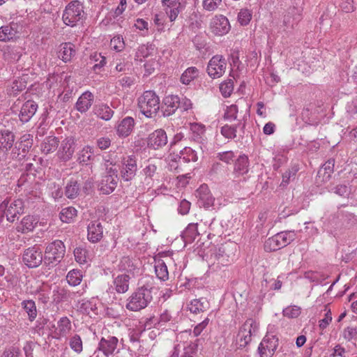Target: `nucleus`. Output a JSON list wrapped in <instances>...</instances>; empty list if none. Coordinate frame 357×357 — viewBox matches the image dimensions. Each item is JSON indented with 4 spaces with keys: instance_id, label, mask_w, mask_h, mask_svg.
<instances>
[{
    "instance_id": "nucleus-43",
    "label": "nucleus",
    "mask_w": 357,
    "mask_h": 357,
    "mask_svg": "<svg viewBox=\"0 0 357 357\" xmlns=\"http://www.w3.org/2000/svg\"><path fill=\"white\" fill-rule=\"evenodd\" d=\"M198 75L199 70L196 67H189L182 73L180 80L182 84L188 85Z\"/></svg>"
},
{
    "instance_id": "nucleus-17",
    "label": "nucleus",
    "mask_w": 357,
    "mask_h": 357,
    "mask_svg": "<svg viewBox=\"0 0 357 357\" xmlns=\"http://www.w3.org/2000/svg\"><path fill=\"white\" fill-rule=\"evenodd\" d=\"M148 146L153 149H159L167 144V136L162 129H158L148 137Z\"/></svg>"
},
{
    "instance_id": "nucleus-62",
    "label": "nucleus",
    "mask_w": 357,
    "mask_h": 357,
    "mask_svg": "<svg viewBox=\"0 0 357 357\" xmlns=\"http://www.w3.org/2000/svg\"><path fill=\"white\" fill-rule=\"evenodd\" d=\"M33 176L29 174H22L17 181V186L19 188H24L28 190Z\"/></svg>"
},
{
    "instance_id": "nucleus-19",
    "label": "nucleus",
    "mask_w": 357,
    "mask_h": 357,
    "mask_svg": "<svg viewBox=\"0 0 357 357\" xmlns=\"http://www.w3.org/2000/svg\"><path fill=\"white\" fill-rule=\"evenodd\" d=\"M211 29L212 31L219 36L227 33L230 29V25L228 19L223 16H215L211 22Z\"/></svg>"
},
{
    "instance_id": "nucleus-56",
    "label": "nucleus",
    "mask_w": 357,
    "mask_h": 357,
    "mask_svg": "<svg viewBox=\"0 0 357 357\" xmlns=\"http://www.w3.org/2000/svg\"><path fill=\"white\" fill-rule=\"evenodd\" d=\"M79 309L82 312L89 314L96 309V306L92 301L83 299L79 302Z\"/></svg>"
},
{
    "instance_id": "nucleus-55",
    "label": "nucleus",
    "mask_w": 357,
    "mask_h": 357,
    "mask_svg": "<svg viewBox=\"0 0 357 357\" xmlns=\"http://www.w3.org/2000/svg\"><path fill=\"white\" fill-rule=\"evenodd\" d=\"M222 0H203L202 6L207 11H214L222 5Z\"/></svg>"
},
{
    "instance_id": "nucleus-13",
    "label": "nucleus",
    "mask_w": 357,
    "mask_h": 357,
    "mask_svg": "<svg viewBox=\"0 0 357 357\" xmlns=\"http://www.w3.org/2000/svg\"><path fill=\"white\" fill-rule=\"evenodd\" d=\"M278 346V338L273 335H266L259 345L260 357H272Z\"/></svg>"
},
{
    "instance_id": "nucleus-45",
    "label": "nucleus",
    "mask_w": 357,
    "mask_h": 357,
    "mask_svg": "<svg viewBox=\"0 0 357 357\" xmlns=\"http://www.w3.org/2000/svg\"><path fill=\"white\" fill-rule=\"evenodd\" d=\"M181 154V155L178 156V162L180 164H184L190 161L196 162L198 159L195 151L189 147H185Z\"/></svg>"
},
{
    "instance_id": "nucleus-3",
    "label": "nucleus",
    "mask_w": 357,
    "mask_h": 357,
    "mask_svg": "<svg viewBox=\"0 0 357 357\" xmlns=\"http://www.w3.org/2000/svg\"><path fill=\"white\" fill-rule=\"evenodd\" d=\"M84 18V6L79 1L69 3L62 15L63 23L71 27L76 26L79 22H82Z\"/></svg>"
},
{
    "instance_id": "nucleus-20",
    "label": "nucleus",
    "mask_w": 357,
    "mask_h": 357,
    "mask_svg": "<svg viewBox=\"0 0 357 357\" xmlns=\"http://www.w3.org/2000/svg\"><path fill=\"white\" fill-rule=\"evenodd\" d=\"M38 109V105L33 100L25 102L20 109L19 114L20 120L22 123H27L36 114Z\"/></svg>"
},
{
    "instance_id": "nucleus-58",
    "label": "nucleus",
    "mask_w": 357,
    "mask_h": 357,
    "mask_svg": "<svg viewBox=\"0 0 357 357\" xmlns=\"http://www.w3.org/2000/svg\"><path fill=\"white\" fill-rule=\"evenodd\" d=\"M87 251L81 247L76 248L74 250V256L75 260L79 264H84L86 261Z\"/></svg>"
},
{
    "instance_id": "nucleus-39",
    "label": "nucleus",
    "mask_w": 357,
    "mask_h": 357,
    "mask_svg": "<svg viewBox=\"0 0 357 357\" xmlns=\"http://www.w3.org/2000/svg\"><path fill=\"white\" fill-rule=\"evenodd\" d=\"M248 158L245 155H240L234 165V172L238 175H243L248 172Z\"/></svg>"
},
{
    "instance_id": "nucleus-31",
    "label": "nucleus",
    "mask_w": 357,
    "mask_h": 357,
    "mask_svg": "<svg viewBox=\"0 0 357 357\" xmlns=\"http://www.w3.org/2000/svg\"><path fill=\"white\" fill-rule=\"evenodd\" d=\"M136 261V260L129 257H123L119 264V270L126 272V274L130 275L131 277H134L135 272L138 270Z\"/></svg>"
},
{
    "instance_id": "nucleus-38",
    "label": "nucleus",
    "mask_w": 357,
    "mask_h": 357,
    "mask_svg": "<svg viewBox=\"0 0 357 357\" xmlns=\"http://www.w3.org/2000/svg\"><path fill=\"white\" fill-rule=\"evenodd\" d=\"M22 307L24 309L28 316L29 321H33L38 314V311L35 301L33 300H24L21 303Z\"/></svg>"
},
{
    "instance_id": "nucleus-41",
    "label": "nucleus",
    "mask_w": 357,
    "mask_h": 357,
    "mask_svg": "<svg viewBox=\"0 0 357 357\" xmlns=\"http://www.w3.org/2000/svg\"><path fill=\"white\" fill-rule=\"evenodd\" d=\"M80 192L79 184L76 180L71 179L66 184L65 195L68 199L76 198Z\"/></svg>"
},
{
    "instance_id": "nucleus-47",
    "label": "nucleus",
    "mask_w": 357,
    "mask_h": 357,
    "mask_svg": "<svg viewBox=\"0 0 357 357\" xmlns=\"http://www.w3.org/2000/svg\"><path fill=\"white\" fill-rule=\"evenodd\" d=\"M70 297V292L64 287H57L53 291V300L56 303L68 301Z\"/></svg>"
},
{
    "instance_id": "nucleus-63",
    "label": "nucleus",
    "mask_w": 357,
    "mask_h": 357,
    "mask_svg": "<svg viewBox=\"0 0 357 357\" xmlns=\"http://www.w3.org/2000/svg\"><path fill=\"white\" fill-rule=\"evenodd\" d=\"M298 170V169L296 167H294L291 169H289L288 171H286L282 174V184L287 185L289 183L291 178H294V177H295Z\"/></svg>"
},
{
    "instance_id": "nucleus-59",
    "label": "nucleus",
    "mask_w": 357,
    "mask_h": 357,
    "mask_svg": "<svg viewBox=\"0 0 357 357\" xmlns=\"http://www.w3.org/2000/svg\"><path fill=\"white\" fill-rule=\"evenodd\" d=\"M238 107L236 105H231L227 107L224 114V118L229 121L237 119Z\"/></svg>"
},
{
    "instance_id": "nucleus-57",
    "label": "nucleus",
    "mask_w": 357,
    "mask_h": 357,
    "mask_svg": "<svg viewBox=\"0 0 357 357\" xmlns=\"http://www.w3.org/2000/svg\"><path fill=\"white\" fill-rule=\"evenodd\" d=\"M110 45L116 52L122 51L125 47L123 38L121 36H114L111 39Z\"/></svg>"
},
{
    "instance_id": "nucleus-21",
    "label": "nucleus",
    "mask_w": 357,
    "mask_h": 357,
    "mask_svg": "<svg viewBox=\"0 0 357 357\" xmlns=\"http://www.w3.org/2000/svg\"><path fill=\"white\" fill-rule=\"evenodd\" d=\"M15 136L14 133L6 128H0V150L8 151L14 144Z\"/></svg>"
},
{
    "instance_id": "nucleus-29",
    "label": "nucleus",
    "mask_w": 357,
    "mask_h": 357,
    "mask_svg": "<svg viewBox=\"0 0 357 357\" xmlns=\"http://www.w3.org/2000/svg\"><path fill=\"white\" fill-rule=\"evenodd\" d=\"M18 28L17 24L13 22L1 26L0 28V40L6 42L15 38L19 33Z\"/></svg>"
},
{
    "instance_id": "nucleus-37",
    "label": "nucleus",
    "mask_w": 357,
    "mask_h": 357,
    "mask_svg": "<svg viewBox=\"0 0 357 357\" xmlns=\"http://www.w3.org/2000/svg\"><path fill=\"white\" fill-rule=\"evenodd\" d=\"M210 304L205 298L194 299L189 305V310L191 312L197 314L200 312H204L209 309Z\"/></svg>"
},
{
    "instance_id": "nucleus-32",
    "label": "nucleus",
    "mask_w": 357,
    "mask_h": 357,
    "mask_svg": "<svg viewBox=\"0 0 357 357\" xmlns=\"http://www.w3.org/2000/svg\"><path fill=\"white\" fill-rule=\"evenodd\" d=\"M37 223L38 220L36 218L32 215H26L22 218L16 229L18 232L28 233L33 230Z\"/></svg>"
},
{
    "instance_id": "nucleus-64",
    "label": "nucleus",
    "mask_w": 357,
    "mask_h": 357,
    "mask_svg": "<svg viewBox=\"0 0 357 357\" xmlns=\"http://www.w3.org/2000/svg\"><path fill=\"white\" fill-rule=\"evenodd\" d=\"M325 317L319 321V328L321 329H325L332 321V315L330 309H328L327 306H325Z\"/></svg>"
},
{
    "instance_id": "nucleus-4",
    "label": "nucleus",
    "mask_w": 357,
    "mask_h": 357,
    "mask_svg": "<svg viewBox=\"0 0 357 357\" xmlns=\"http://www.w3.org/2000/svg\"><path fill=\"white\" fill-rule=\"evenodd\" d=\"M138 106L145 116L152 118L160 109L159 98L155 92L146 91L138 98Z\"/></svg>"
},
{
    "instance_id": "nucleus-16",
    "label": "nucleus",
    "mask_w": 357,
    "mask_h": 357,
    "mask_svg": "<svg viewBox=\"0 0 357 357\" xmlns=\"http://www.w3.org/2000/svg\"><path fill=\"white\" fill-rule=\"evenodd\" d=\"M76 142L73 137L65 138L57 151L58 158L63 162L70 160L75 151Z\"/></svg>"
},
{
    "instance_id": "nucleus-44",
    "label": "nucleus",
    "mask_w": 357,
    "mask_h": 357,
    "mask_svg": "<svg viewBox=\"0 0 357 357\" xmlns=\"http://www.w3.org/2000/svg\"><path fill=\"white\" fill-rule=\"evenodd\" d=\"M83 278L82 271L73 269L70 271L66 275V280L69 285L76 287L79 285Z\"/></svg>"
},
{
    "instance_id": "nucleus-10",
    "label": "nucleus",
    "mask_w": 357,
    "mask_h": 357,
    "mask_svg": "<svg viewBox=\"0 0 357 357\" xmlns=\"http://www.w3.org/2000/svg\"><path fill=\"white\" fill-rule=\"evenodd\" d=\"M227 68L226 59L222 55H215L209 61L207 66L208 75L213 79L222 77Z\"/></svg>"
},
{
    "instance_id": "nucleus-9",
    "label": "nucleus",
    "mask_w": 357,
    "mask_h": 357,
    "mask_svg": "<svg viewBox=\"0 0 357 357\" xmlns=\"http://www.w3.org/2000/svg\"><path fill=\"white\" fill-rule=\"evenodd\" d=\"M22 261L29 268L39 266L44 262L42 251L36 245L26 249L22 255Z\"/></svg>"
},
{
    "instance_id": "nucleus-22",
    "label": "nucleus",
    "mask_w": 357,
    "mask_h": 357,
    "mask_svg": "<svg viewBox=\"0 0 357 357\" xmlns=\"http://www.w3.org/2000/svg\"><path fill=\"white\" fill-rule=\"evenodd\" d=\"M117 171H112V174H107L102 180L100 190L104 194L112 192L117 185Z\"/></svg>"
},
{
    "instance_id": "nucleus-50",
    "label": "nucleus",
    "mask_w": 357,
    "mask_h": 357,
    "mask_svg": "<svg viewBox=\"0 0 357 357\" xmlns=\"http://www.w3.org/2000/svg\"><path fill=\"white\" fill-rule=\"evenodd\" d=\"M335 160L329 159L324 164L321 169L319 171L318 174H321L322 172H324V176L326 178V180H329L331 176V174L333 172Z\"/></svg>"
},
{
    "instance_id": "nucleus-7",
    "label": "nucleus",
    "mask_w": 357,
    "mask_h": 357,
    "mask_svg": "<svg viewBox=\"0 0 357 357\" xmlns=\"http://www.w3.org/2000/svg\"><path fill=\"white\" fill-rule=\"evenodd\" d=\"M259 329V324L253 319H248L240 327L236 336V344L238 349L245 348L255 335Z\"/></svg>"
},
{
    "instance_id": "nucleus-8",
    "label": "nucleus",
    "mask_w": 357,
    "mask_h": 357,
    "mask_svg": "<svg viewBox=\"0 0 357 357\" xmlns=\"http://www.w3.org/2000/svg\"><path fill=\"white\" fill-rule=\"evenodd\" d=\"M236 245L230 243L222 245L214 253V259L217 264L221 266H227L234 260Z\"/></svg>"
},
{
    "instance_id": "nucleus-42",
    "label": "nucleus",
    "mask_w": 357,
    "mask_h": 357,
    "mask_svg": "<svg viewBox=\"0 0 357 357\" xmlns=\"http://www.w3.org/2000/svg\"><path fill=\"white\" fill-rule=\"evenodd\" d=\"M155 272L158 279L166 281L169 279V273L166 264L162 259L155 261L154 266Z\"/></svg>"
},
{
    "instance_id": "nucleus-30",
    "label": "nucleus",
    "mask_w": 357,
    "mask_h": 357,
    "mask_svg": "<svg viewBox=\"0 0 357 357\" xmlns=\"http://www.w3.org/2000/svg\"><path fill=\"white\" fill-rule=\"evenodd\" d=\"M93 101V95L89 91H86L78 98L76 109L81 113L86 112L92 105Z\"/></svg>"
},
{
    "instance_id": "nucleus-54",
    "label": "nucleus",
    "mask_w": 357,
    "mask_h": 357,
    "mask_svg": "<svg viewBox=\"0 0 357 357\" xmlns=\"http://www.w3.org/2000/svg\"><path fill=\"white\" fill-rule=\"evenodd\" d=\"M343 337L347 341L357 340V328L352 326L345 328L342 333Z\"/></svg>"
},
{
    "instance_id": "nucleus-46",
    "label": "nucleus",
    "mask_w": 357,
    "mask_h": 357,
    "mask_svg": "<svg viewBox=\"0 0 357 357\" xmlns=\"http://www.w3.org/2000/svg\"><path fill=\"white\" fill-rule=\"evenodd\" d=\"M58 335L59 337H66L71 331V322L67 317H63L58 321Z\"/></svg>"
},
{
    "instance_id": "nucleus-11",
    "label": "nucleus",
    "mask_w": 357,
    "mask_h": 357,
    "mask_svg": "<svg viewBox=\"0 0 357 357\" xmlns=\"http://www.w3.org/2000/svg\"><path fill=\"white\" fill-rule=\"evenodd\" d=\"M137 171V158L131 155L123 157L121 160L120 174L125 181H131L136 175Z\"/></svg>"
},
{
    "instance_id": "nucleus-27",
    "label": "nucleus",
    "mask_w": 357,
    "mask_h": 357,
    "mask_svg": "<svg viewBox=\"0 0 357 357\" xmlns=\"http://www.w3.org/2000/svg\"><path fill=\"white\" fill-rule=\"evenodd\" d=\"M88 234L87 237L90 242L97 243L102 238V227L100 222L98 221H93L87 228Z\"/></svg>"
},
{
    "instance_id": "nucleus-14",
    "label": "nucleus",
    "mask_w": 357,
    "mask_h": 357,
    "mask_svg": "<svg viewBox=\"0 0 357 357\" xmlns=\"http://www.w3.org/2000/svg\"><path fill=\"white\" fill-rule=\"evenodd\" d=\"M302 19L301 10L292 8L284 16L283 31L287 33H290L298 26V22Z\"/></svg>"
},
{
    "instance_id": "nucleus-61",
    "label": "nucleus",
    "mask_w": 357,
    "mask_h": 357,
    "mask_svg": "<svg viewBox=\"0 0 357 357\" xmlns=\"http://www.w3.org/2000/svg\"><path fill=\"white\" fill-rule=\"evenodd\" d=\"M217 158L220 160L229 164L234 161L235 155H234V153L233 151H228L218 153L217 154Z\"/></svg>"
},
{
    "instance_id": "nucleus-60",
    "label": "nucleus",
    "mask_w": 357,
    "mask_h": 357,
    "mask_svg": "<svg viewBox=\"0 0 357 357\" xmlns=\"http://www.w3.org/2000/svg\"><path fill=\"white\" fill-rule=\"evenodd\" d=\"M200 342V339H196L194 342H191L186 347H185L184 353L191 356L197 354L199 348Z\"/></svg>"
},
{
    "instance_id": "nucleus-12",
    "label": "nucleus",
    "mask_w": 357,
    "mask_h": 357,
    "mask_svg": "<svg viewBox=\"0 0 357 357\" xmlns=\"http://www.w3.org/2000/svg\"><path fill=\"white\" fill-rule=\"evenodd\" d=\"M155 160H148L144 162L142 169L140 171V175L142 176V182L151 187L154 179L158 176V163Z\"/></svg>"
},
{
    "instance_id": "nucleus-40",
    "label": "nucleus",
    "mask_w": 357,
    "mask_h": 357,
    "mask_svg": "<svg viewBox=\"0 0 357 357\" xmlns=\"http://www.w3.org/2000/svg\"><path fill=\"white\" fill-rule=\"evenodd\" d=\"M75 46L70 43H65L61 45L60 56L64 62H68L75 55Z\"/></svg>"
},
{
    "instance_id": "nucleus-25",
    "label": "nucleus",
    "mask_w": 357,
    "mask_h": 357,
    "mask_svg": "<svg viewBox=\"0 0 357 357\" xmlns=\"http://www.w3.org/2000/svg\"><path fill=\"white\" fill-rule=\"evenodd\" d=\"M117 343L118 339L116 337L108 336L107 338L102 337L99 342L98 348L105 356H108L114 351Z\"/></svg>"
},
{
    "instance_id": "nucleus-49",
    "label": "nucleus",
    "mask_w": 357,
    "mask_h": 357,
    "mask_svg": "<svg viewBox=\"0 0 357 357\" xmlns=\"http://www.w3.org/2000/svg\"><path fill=\"white\" fill-rule=\"evenodd\" d=\"M77 212L73 206L64 208L60 212V219L63 222H70L77 215Z\"/></svg>"
},
{
    "instance_id": "nucleus-51",
    "label": "nucleus",
    "mask_w": 357,
    "mask_h": 357,
    "mask_svg": "<svg viewBox=\"0 0 357 357\" xmlns=\"http://www.w3.org/2000/svg\"><path fill=\"white\" fill-rule=\"evenodd\" d=\"M301 313V308L297 305H290L284 308L282 314L289 319L297 318Z\"/></svg>"
},
{
    "instance_id": "nucleus-2",
    "label": "nucleus",
    "mask_w": 357,
    "mask_h": 357,
    "mask_svg": "<svg viewBox=\"0 0 357 357\" xmlns=\"http://www.w3.org/2000/svg\"><path fill=\"white\" fill-rule=\"evenodd\" d=\"M66 247L60 240H56L49 243L45 248L44 255V265L50 269L56 266L63 258Z\"/></svg>"
},
{
    "instance_id": "nucleus-5",
    "label": "nucleus",
    "mask_w": 357,
    "mask_h": 357,
    "mask_svg": "<svg viewBox=\"0 0 357 357\" xmlns=\"http://www.w3.org/2000/svg\"><path fill=\"white\" fill-rule=\"evenodd\" d=\"M24 202L22 199H6L0 204V222L4 216L8 222H13L18 215L24 213Z\"/></svg>"
},
{
    "instance_id": "nucleus-18",
    "label": "nucleus",
    "mask_w": 357,
    "mask_h": 357,
    "mask_svg": "<svg viewBox=\"0 0 357 357\" xmlns=\"http://www.w3.org/2000/svg\"><path fill=\"white\" fill-rule=\"evenodd\" d=\"M195 195L198 199L199 206L208 208L213 205L215 199L206 185H202L196 190Z\"/></svg>"
},
{
    "instance_id": "nucleus-26",
    "label": "nucleus",
    "mask_w": 357,
    "mask_h": 357,
    "mask_svg": "<svg viewBox=\"0 0 357 357\" xmlns=\"http://www.w3.org/2000/svg\"><path fill=\"white\" fill-rule=\"evenodd\" d=\"M131 276L126 273L119 274L114 278V289L118 294H124L129 289Z\"/></svg>"
},
{
    "instance_id": "nucleus-34",
    "label": "nucleus",
    "mask_w": 357,
    "mask_h": 357,
    "mask_svg": "<svg viewBox=\"0 0 357 357\" xmlns=\"http://www.w3.org/2000/svg\"><path fill=\"white\" fill-rule=\"evenodd\" d=\"M239 128L242 133H244L245 123L238 120V123L234 126L225 125L221 128V134L226 138L234 139L236 137L237 128Z\"/></svg>"
},
{
    "instance_id": "nucleus-52",
    "label": "nucleus",
    "mask_w": 357,
    "mask_h": 357,
    "mask_svg": "<svg viewBox=\"0 0 357 357\" xmlns=\"http://www.w3.org/2000/svg\"><path fill=\"white\" fill-rule=\"evenodd\" d=\"M252 12L247 9H241L238 14V22L242 26H245L249 24L252 19Z\"/></svg>"
},
{
    "instance_id": "nucleus-28",
    "label": "nucleus",
    "mask_w": 357,
    "mask_h": 357,
    "mask_svg": "<svg viewBox=\"0 0 357 357\" xmlns=\"http://www.w3.org/2000/svg\"><path fill=\"white\" fill-rule=\"evenodd\" d=\"M164 109L163 114L165 116H170L174 114L176 110L180 108L181 99L177 96H168L164 98Z\"/></svg>"
},
{
    "instance_id": "nucleus-1",
    "label": "nucleus",
    "mask_w": 357,
    "mask_h": 357,
    "mask_svg": "<svg viewBox=\"0 0 357 357\" xmlns=\"http://www.w3.org/2000/svg\"><path fill=\"white\" fill-rule=\"evenodd\" d=\"M139 287L127 299L126 307L132 312H138L146 308L152 301L154 289V279L149 275L142 277L138 282Z\"/></svg>"
},
{
    "instance_id": "nucleus-23",
    "label": "nucleus",
    "mask_w": 357,
    "mask_h": 357,
    "mask_svg": "<svg viewBox=\"0 0 357 357\" xmlns=\"http://www.w3.org/2000/svg\"><path fill=\"white\" fill-rule=\"evenodd\" d=\"M135 127L133 118L127 116L123 119L116 126V133L120 137L129 136Z\"/></svg>"
},
{
    "instance_id": "nucleus-36",
    "label": "nucleus",
    "mask_w": 357,
    "mask_h": 357,
    "mask_svg": "<svg viewBox=\"0 0 357 357\" xmlns=\"http://www.w3.org/2000/svg\"><path fill=\"white\" fill-rule=\"evenodd\" d=\"M197 227V223H190L183 231L181 236L185 243H192L199 236Z\"/></svg>"
},
{
    "instance_id": "nucleus-35",
    "label": "nucleus",
    "mask_w": 357,
    "mask_h": 357,
    "mask_svg": "<svg viewBox=\"0 0 357 357\" xmlns=\"http://www.w3.org/2000/svg\"><path fill=\"white\" fill-rule=\"evenodd\" d=\"M59 139L55 136L46 137L42 142L41 151L45 154L54 152L58 148Z\"/></svg>"
},
{
    "instance_id": "nucleus-15",
    "label": "nucleus",
    "mask_w": 357,
    "mask_h": 357,
    "mask_svg": "<svg viewBox=\"0 0 357 357\" xmlns=\"http://www.w3.org/2000/svg\"><path fill=\"white\" fill-rule=\"evenodd\" d=\"M162 3L169 20L173 22L185 7L186 0H162Z\"/></svg>"
},
{
    "instance_id": "nucleus-6",
    "label": "nucleus",
    "mask_w": 357,
    "mask_h": 357,
    "mask_svg": "<svg viewBox=\"0 0 357 357\" xmlns=\"http://www.w3.org/2000/svg\"><path fill=\"white\" fill-rule=\"evenodd\" d=\"M296 236L294 231H284L268 238L264 243L266 252H273L282 248L293 241Z\"/></svg>"
},
{
    "instance_id": "nucleus-33",
    "label": "nucleus",
    "mask_w": 357,
    "mask_h": 357,
    "mask_svg": "<svg viewBox=\"0 0 357 357\" xmlns=\"http://www.w3.org/2000/svg\"><path fill=\"white\" fill-rule=\"evenodd\" d=\"M94 114L100 119L109 121L112 119L114 114V111L107 104L100 103L96 105L93 107Z\"/></svg>"
},
{
    "instance_id": "nucleus-53",
    "label": "nucleus",
    "mask_w": 357,
    "mask_h": 357,
    "mask_svg": "<svg viewBox=\"0 0 357 357\" xmlns=\"http://www.w3.org/2000/svg\"><path fill=\"white\" fill-rule=\"evenodd\" d=\"M234 89V82L232 79H229L222 82L220 85V91L222 95L227 98L230 96Z\"/></svg>"
},
{
    "instance_id": "nucleus-48",
    "label": "nucleus",
    "mask_w": 357,
    "mask_h": 357,
    "mask_svg": "<svg viewBox=\"0 0 357 357\" xmlns=\"http://www.w3.org/2000/svg\"><path fill=\"white\" fill-rule=\"evenodd\" d=\"M69 346L76 354H81L83 351V342L80 335L77 334L73 335L69 339Z\"/></svg>"
},
{
    "instance_id": "nucleus-24",
    "label": "nucleus",
    "mask_w": 357,
    "mask_h": 357,
    "mask_svg": "<svg viewBox=\"0 0 357 357\" xmlns=\"http://www.w3.org/2000/svg\"><path fill=\"white\" fill-rule=\"evenodd\" d=\"M95 160L94 149L86 145L77 153V162L81 165H89Z\"/></svg>"
}]
</instances>
